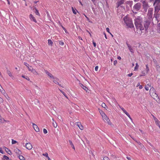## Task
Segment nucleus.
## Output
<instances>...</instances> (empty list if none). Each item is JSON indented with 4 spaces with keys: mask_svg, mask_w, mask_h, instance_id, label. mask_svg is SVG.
<instances>
[{
    "mask_svg": "<svg viewBox=\"0 0 160 160\" xmlns=\"http://www.w3.org/2000/svg\"><path fill=\"white\" fill-rule=\"evenodd\" d=\"M127 45L130 52L132 53H133L134 52V50L130 45L127 43Z\"/></svg>",
    "mask_w": 160,
    "mask_h": 160,
    "instance_id": "18",
    "label": "nucleus"
},
{
    "mask_svg": "<svg viewBox=\"0 0 160 160\" xmlns=\"http://www.w3.org/2000/svg\"><path fill=\"white\" fill-rule=\"evenodd\" d=\"M155 122L156 125L158 126L160 129V122L158 120V119L155 121Z\"/></svg>",
    "mask_w": 160,
    "mask_h": 160,
    "instance_id": "22",
    "label": "nucleus"
},
{
    "mask_svg": "<svg viewBox=\"0 0 160 160\" xmlns=\"http://www.w3.org/2000/svg\"><path fill=\"white\" fill-rule=\"evenodd\" d=\"M142 7L145 11L146 12L148 8L149 7L148 4V2L145 1H144L142 2Z\"/></svg>",
    "mask_w": 160,
    "mask_h": 160,
    "instance_id": "6",
    "label": "nucleus"
},
{
    "mask_svg": "<svg viewBox=\"0 0 160 160\" xmlns=\"http://www.w3.org/2000/svg\"><path fill=\"white\" fill-rule=\"evenodd\" d=\"M132 73H130L129 74H128V77H131L132 75Z\"/></svg>",
    "mask_w": 160,
    "mask_h": 160,
    "instance_id": "58",
    "label": "nucleus"
},
{
    "mask_svg": "<svg viewBox=\"0 0 160 160\" xmlns=\"http://www.w3.org/2000/svg\"><path fill=\"white\" fill-rule=\"evenodd\" d=\"M69 143L70 144L71 146V147L75 150V148L73 144L72 141L71 140H69Z\"/></svg>",
    "mask_w": 160,
    "mask_h": 160,
    "instance_id": "21",
    "label": "nucleus"
},
{
    "mask_svg": "<svg viewBox=\"0 0 160 160\" xmlns=\"http://www.w3.org/2000/svg\"><path fill=\"white\" fill-rule=\"evenodd\" d=\"M124 2V0H121L118 3V7L122 5Z\"/></svg>",
    "mask_w": 160,
    "mask_h": 160,
    "instance_id": "26",
    "label": "nucleus"
},
{
    "mask_svg": "<svg viewBox=\"0 0 160 160\" xmlns=\"http://www.w3.org/2000/svg\"><path fill=\"white\" fill-rule=\"evenodd\" d=\"M145 31L147 30L150 23V21H144L143 23Z\"/></svg>",
    "mask_w": 160,
    "mask_h": 160,
    "instance_id": "5",
    "label": "nucleus"
},
{
    "mask_svg": "<svg viewBox=\"0 0 160 160\" xmlns=\"http://www.w3.org/2000/svg\"><path fill=\"white\" fill-rule=\"evenodd\" d=\"M142 74L140 75V76H145L146 74V71H143L142 72Z\"/></svg>",
    "mask_w": 160,
    "mask_h": 160,
    "instance_id": "30",
    "label": "nucleus"
},
{
    "mask_svg": "<svg viewBox=\"0 0 160 160\" xmlns=\"http://www.w3.org/2000/svg\"><path fill=\"white\" fill-rule=\"evenodd\" d=\"M61 92H62V93L67 98H68V97H67V96H66L65 94V93H64L63 92L61 91V90L60 91Z\"/></svg>",
    "mask_w": 160,
    "mask_h": 160,
    "instance_id": "57",
    "label": "nucleus"
},
{
    "mask_svg": "<svg viewBox=\"0 0 160 160\" xmlns=\"http://www.w3.org/2000/svg\"><path fill=\"white\" fill-rule=\"evenodd\" d=\"M0 152L2 154H3L4 152L1 148H0Z\"/></svg>",
    "mask_w": 160,
    "mask_h": 160,
    "instance_id": "52",
    "label": "nucleus"
},
{
    "mask_svg": "<svg viewBox=\"0 0 160 160\" xmlns=\"http://www.w3.org/2000/svg\"><path fill=\"white\" fill-rule=\"evenodd\" d=\"M24 64L25 66H26L27 67V68L29 67V65L28 64L27 62H24Z\"/></svg>",
    "mask_w": 160,
    "mask_h": 160,
    "instance_id": "53",
    "label": "nucleus"
},
{
    "mask_svg": "<svg viewBox=\"0 0 160 160\" xmlns=\"http://www.w3.org/2000/svg\"><path fill=\"white\" fill-rule=\"evenodd\" d=\"M77 125L79 127V129L81 130H83L84 129L82 125L81 124V123L78 122H77Z\"/></svg>",
    "mask_w": 160,
    "mask_h": 160,
    "instance_id": "16",
    "label": "nucleus"
},
{
    "mask_svg": "<svg viewBox=\"0 0 160 160\" xmlns=\"http://www.w3.org/2000/svg\"><path fill=\"white\" fill-rule=\"evenodd\" d=\"M93 45H94V46L95 47H96V43L94 42L93 41L92 42Z\"/></svg>",
    "mask_w": 160,
    "mask_h": 160,
    "instance_id": "59",
    "label": "nucleus"
},
{
    "mask_svg": "<svg viewBox=\"0 0 160 160\" xmlns=\"http://www.w3.org/2000/svg\"><path fill=\"white\" fill-rule=\"evenodd\" d=\"M160 10V5L156 6L154 8V11L155 13H158Z\"/></svg>",
    "mask_w": 160,
    "mask_h": 160,
    "instance_id": "14",
    "label": "nucleus"
},
{
    "mask_svg": "<svg viewBox=\"0 0 160 160\" xmlns=\"http://www.w3.org/2000/svg\"><path fill=\"white\" fill-rule=\"evenodd\" d=\"M78 39L79 40H82V37H80V36L78 37Z\"/></svg>",
    "mask_w": 160,
    "mask_h": 160,
    "instance_id": "63",
    "label": "nucleus"
},
{
    "mask_svg": "<svg viewBox=\"0 0 160 160\" xmlns=\"http://www.w3.org/2000/svg\"><path fill=\"white\" fill-rule=\"evenodd\" d=\"M61 26L62 28L64 30L65 33H68V32L67 30H66V29L62 25H61Z\"/></svg>",
    "mask_w": 160,
    "mask_h": 160,
    "instance_id": "39",
    "label": "nucleus"
},
{
    "mask_svg": "<svg viewBox=\"0 0 160 160\" xmlns=\"http://www.w3.org/2000/svg\"><path fill=\"white\" fill-rule=\"evenodd\" d=\"M48 43L49 45H50L51 46L53 44V42L51 39H48Z\"/></svg>",
    "mask_w": 160,
    "mask_h": 160,
    "instance_id": "27",
    "label": "nucleus"
},
{
    "mask_svg": "<svg viewBox=\"0 0 160 160\" xmlns=\"http://www.w3.org/2000/svg\"><path fill=\"white\" fill-rule=\"evenodd\" d=\"M31 72H32L33 74L35 75H38V73L34 69H32V71Z\"/></svg>",
    "mask_w": 160,
    "mask_h": 160,
    "instance_id": "25",
    "label": "nucleus"
},
{
    "mask_svg": "<svg viewBox=\"0 0 160 160\" xmlns=\"http://www.w3.org/2000/svg\"><path fill=\"white\" fill-rule=\"evenodd\" d=\"M35 13L37 15H39L40 14L39 13V12H38V10L36 8H35Z\"/></svg>",
    "mask_w": 160,
    "mask_h": 160,
    "instance_id": "36",
    "label": "nucleus"
},
{
    "mask_svg": "<svg viewBox=\"0 0 160 160\" xmlns=\"http://www.w3.org/2000/svg\"><path fill=\"white\" fill-rule=\"evenodd\" d=\"M139 67V65L138 64V63H136V66H135L134 68V70L135 71H137V69H138Z\"/></svg>",
    "mask_w": 160,
    "mask_h": 160,
    "instance_id": "31",
    "label": "nucleus"
},
{
    "mask_svg": "<svg viewBox=\"0 0 160 160\" xmlns=\"http://www.w3.org/2000/svg\"><path fill=\"white\" fill-rule=\"evenodd\" d=\"M146 70L145 71H146V73H148L149 71V67H148V64L146 65Z\"/></svg>",
    "mask_w": 160,
    "mask_h": 160,
    "instance_id": "29",
    "label": "nucleus"
},
{
    "mask_svg": "<svg viewBox=\"0 0 160 160\" xmlns=\"http://www.w3.org/2000/svg\"><path fill=\"white\" fill-rule=\"evenodd\" d=\"M124 23L128 28H132L134 25L132 21H124Z\"/></svg>",
    "mask_w": 160,
    "mask_h": 160,
    "instance_id": "3",
    "label": "nucleus"
},
{
    "mask_svg": "<svg viewBox=\"0 0 160 160\" xmlns=\"http://www.w3.org/2000/svg\"><path fill=\"white\" fill-rule=\"evenodd\" d=\"M143 87L141 85H139V88L140 89H141Z\"/></svg>",
    "mask_w": 160,
    "mask_h": 160,
    "instance_id": "61",
    "label": "nucleus"
},
{
    "mask_svg": "<svg viewBox=\"0 0 160 160\" xmlns=\"http://www.w3.org/2000/svg\"><path fill=\"white\" fill-rule=\"evenodd\" d=\"M42 155L46 157H47V158H48V157H49L48 156V154L47 153H43L42 154Z\"/></svg>",
    "mask_w": 160,
    "mask_h": 160,
    "instance_id": "44",
    "label": "nucleus"
},
{
    "mask_svg": "<svg viewBox=\"0 0 160 160\" xmlns=\"http://www.w3.org/2000/svg\"><path fill=\"white\" fill-rule=\"evenodd\" d=\"M18 158L20 160H25V158L22 155H19Z\"/></svg>",
    "mask_w": 160,
    "mask_h": 160,
    "instance_id": "28",
    "label": "nucleus"
},
{
    "mask_svg": "<svg viewBox=\"0 0 160 160\" xmlns=\"http://www.w3.org/2000/svg\"><path fill=\"white\" fill-rule=\"evenodd\" d=\"M45 72L48 77L50 78L51 79H52L54 77L51 73L49 72L47 70H45Z\"/></svg>",
    "mask_w": 160,
    "mask_h": 160,
    "instance_id": "10",
    "label": "nucleus"
},
{
    "mask_svg": "<svg viewBox=\"0 0 160 160\" xmlns=\"http://www.w3.org/2000/svg\"><path fill=\"white\" fill-rule=\"evenodd\" d=\"M17 142V141L14 140L13 139H12V144H14L16 143Z\"/></svg>",
    "mask_w": 160,
    "mask_h": 160,
    "instance_id": "45",
    "label": "nucleus"
},
{
    "mask_svg": "<svg viewBox=\"0 0 160 160\" xmlns=\"http://www.w3.org/2000/svg\"><path fill=\"white\" fill-rule=\"evenodd\" d=\"M158 30L160 32V23L158 24Z\"/></svg>",
    "mask_w": 160,
    "mask_h": 160,
    "instance_id": "40",
    "label": "nucleus"
},
{
    "mask_svg": "<svg viewBox=\"0 0 160 160\" xmlns=\"http://www.w3.org/2000/svg\"><path fill=\"white\" fill-rule=\"evenodd\" d=\"M102 118L104 121L107 122L108 124L111 125V122H110L109 119L106 114Z\"/></svg>",
    "mask_w": 160,
    "mask_h": 160,
    "instance_id": "8",
    "label": "nucleus"
},
{
    "mask_svg": "<svg viewBox=\"0 0 160 160\" xmlns=\"http://www.w3.org/2000/svg\"><path fill=\"white\" fill-rule=\"evenodd\" d=\"M153 5L155 6L160 5V0H155Z\"/></svg>",
    "mask_w": 160,
    "mask_h": 160,
    "instance_id": "15",
    "label": "nucleus"
},
{
    "mask_svg": "<svg viewBox=\"0 0 160 160\" xmlns=\"http://www.w3.org/2000/svg\"><path fill=\"white\" fill-rule=\"evenodd\" d=\"M117 63V60H115L113 62V64L114 65H116Z\"/></svg>",
    "mask_w": 160,
    "mask_h": 160,
    "instance_id": "56",
    "label": "nucleus"
},
{
    "mask_svg": "<svg viewBox=\"0 0 160 160\" xmlns=\"http://www.w3.org/2000/svg\"><path fill=\"white\" fill-rule=\"evenodd\" d=\"M129 19L128 15H127L123 18V20H129Z\"/></svg>",
    "mask_w": 160,
    "mask_h": 160,
    "instance_id": "37",
    "label": "nucleus"
},
{
    "mask_svg": "<svg viewBox=\"0 0 160 160\" xmlns=\"http://www.w3.org/2000/svg\"><path fill=\"white\" fill-rule=\"evenodd\" d=\"M59 44L62 46H63L64 44V42L62 41H59Z\"/></svg>",
    "mask_w": 160,
    "mask_h": 160,
    "instance_id": "46",
    "label": "nucleus"
},
{
    "mask_svg": "<svg viewBox=\"0 0 160 160\" xmlns=\"http://www.w3.org/2000/svg\"><path fill=\"white\" fill-rule=\"evenodd\" d=\"M32 126L34 130L36 132H39V129L37 125L35 124L34 123H32Z\"/></svg>",
    "mask_w": 160,
    "mask_h": 160,
    "instance_id": "11",
    "label": "nucleus"
},
{
    "mask_svg": "<svg viewBox=\"0 0 160 160\" xmlns=\"http://www.w3.org/2000/svg\"><path fill=\"white\" fill-rule=\"evenodd\" d=\"M72 11L73 13L74 14H76V10H74L73 8L72 7Z\"/></svg>",
    "mask_w": 160,
    "mask_h": 160,
    "instance_id": "47",
    "label": "nucleus"
},
{
    "mask_svg": "<svg viewBox=\"0 0 160 160\" xmlns=\"http://www.w3.org/2000/svg\"><path fill=\"white\" fill-rule=\"evenodd\" d=\"M8 121L5 120L3 118H2L0 115V123H3L5 122H8Z\"/></svg>",
    "mask_w": 160,
    "mask_h": 160,
    "instance_id": "13",
    "label": "nucleus"
},
{
    "mask_svg": "<svg viewBox=\"0 0 160 160\" xmlns=\"http://www.w3.org/2000/svg\"><path fill=\"white\" fill-rule=\"evenodd\" d=\"M52 80L55 83L59 85V83L58 82L59 79L57 78L56 77H54Z\"/></svg>",
    "mask_w": 160,
    "mask_h": 160,
    "instance_id": "12",
    "label": "nucleus"
},
{
    "mask_svg": "<svg viewBox=\"0 0 160 160\" xmlns=\"http://www.w3.org/2000/svg\"><path fill=\"white\" fill-rule=\"evenodd\" d=\"M3 101L2 99L1 98H0V102H2Z\"/></svg>",
    "mask_w": 160,
    "mask_h": 160,
    "instance_id": "62",
    "label": "nucleus"
},
{
    "mask_svg": "<svg viewBox=\"0 0 160 160\" xmlns=\"http://www.w3.org/2000/svg\"><path fill=\"white\" fill-rule=\"evenodd\" d=\"M3 160H9V158L8 156L5 155H4L3 156Z\"/></svg>",
    "mask_w": 160,
    "mask_h": 160,
    "instance_id": "35",
    "label": "nucleus"
},
{
    "mask_svg": "<svg viewBox=\"0 0 160 160\" xmlns=\"http://www.w3.org/2000/svg\"><path fill=\"white\" fill-rule=\"evenodd\" d=\"M98 66H96L95 67V70L96 71H97L98 70Z\"/></svg>",
    "mask_w": 160,
    "mask_h": 160,
    "instance_id": "55",
    "label": "nucleus"
},
{
    "mask_svg": "<svg viewBox=\"0 0 160 160\" xmlns=\"http://www.w3.org/2000/svg\"><path fill=\"white\" fill-rule=\"evenodd\" d=\"M145 89L146 90L148 91V90H149V87L147 86H145Z\"/></svg>",
    "mask_w": 160,
    "mask_h": 160,
    "instance_id": "54",
    "label": "nucleus"
},
{
    "mask_svg": "<svg viewBox=\"0 0 160 160\" xmlns=\"http://www.w3.org/2000/svg\"><path fill=\"white\" fill-rule=\"evenodd\" d=\"M29 17L30 19H32V20H35V18L32 15L30 14V15Z\"/></svg>",
    "mask_w": 160,
    "mask_h": 160,
    "instance_id": "38",
    "label": "nucleus"
},
{
    "mask_svg": "<svg viewBox=\"0 0 160 160\" xmlns=\"http://www.w3.org/2000/svg\"><path fill=\"white\" fill-rule=\"evenodd\" d=\"M23 146H25L26 148L28 150L32 149L33 147L32 144L30 142H27L25 143V145Z\"/></svg>",
    "mask_w": 160,
    "mask_h": 160,
    "instance_id": "7",
    "label": "nucleus"
},
{
    "mask_svg": "<svg viewBox=\"0 0 160 160\" xmlns=\"http://www.w3.org/2000/svg\"><path fill=\"white\" fill-rule=\"evenodd\" d=\"M142 21H135V22L137 29L136 32L139 35H141L144 31Z\"/></svg>",
    "mask_w": 160,
    "mask_h": 160,
    "instance_id": "1",
    "label": "nucleus"
},
{
    "mask_svg": "<svg viewBox=\"0 0 160 160\" xmlns=\"http://www.w3.org/2000/svg\"><path fill=\"white\" fill-rule=\"evenodd\" d=\"M141 4L139 3H137L135 4L134 7L133 8L134 9L137 11H138L141 8Z\"/></svg>",
    "mask_w": 160,
    "mask_h": 160,
    "instance_id": "9",
    "label": "nucleus"
},
{
    "mask_svg": "<svg viewBox=\"0 0 160 160\" xmlns=\"http://www.w3.org/2000/svg\"><path fill=\"white\" fill-rule=\"evenodd\" d=\"M52 120L53 121V122L52 123L53 126L54 128H56L57 126V124L56 122L54 121L53 118H52Z\"/></svg>",
    "mask_w": 160,
    "mask_h": 160,
    "instance_id": "23",
    "label": "nucleus"
},
{
    "mask_svg": "<svg viewBox=\"0 0 160 160\" xmlns=\"http://www.w3.org/2000/svg\"><path fill=\"white\" fill-rule=\"evenodd\" d=\"M153 11V9L152 8H149L147 16L148 17V18L149 19H150L152 18Z\"/></svg>",
    "mask_w": 160,
    "mask_h": 160,
    "instance_id": "4",
    "label": "nucleus"
},
{
    "mask_svg": "<svg viewBox=\"0 0 160 160\" xmlns=\"http://www.w3.org/2000/svg\"><path fill=\"white\" fill-rule=\"evenodd\" d=\"M7 72L9 76L11 77L12 76V74L10 71L7 70Z\"/></svg>",
    "mask_w": 160,
    "mask_h": 160,
    "instance_id": "33",
    "label": "nucleus"
},
{
    "mask_svg": "<svg viewBox=\"0 0 160 160\" xmlns=\"http://www.w3.org/2000/svg\"><path fill=\"white\" fill-rule=\"evenodd\" d=\"M79 85L84 90L87 91L88 90V88L85 86H84L83 84L80 83Z\"/></svg>",
    "mask_w": 160,
    "mask_h": 160,
    "instance_id": "19",
    "label": "nucleus"
},
{
    "mask_svg": "<svg viewBox=\"0 0 160 160\" xmlns=\"http://www.w3.org/2000/svg\"><path fill=\"white\" fill-rule=\"evenodd\" d=\"M14 152L17 155H19L22 153L21 151L17 148L15 149Z\"/></svg>",
    "mask_w": 160,
    "mask_h": 160,
    "instance_id": "17",
    "label": "nucleus"
},
{
    "mask_svg": "<svg viewBox=\"0 0 160 160\" xmlns=\"http://www.w3.org/2000/svg\"><path fill=\"white\" fill-rule=\"evenodd\" d=\"M127 158L128 160H131V158H130V157H127Z\"/></svg>",
    "mask_w": 160,
    "mask_h": 160,
    "instance_id": "64",
    "label": "nucleus"
},
{
    "mask_svg": "<svg viewBox=\"0 0 160 160\" xmlns=\"http://www.w3.org/2000/svg\"><path fill=\"white\" fill-rule=\"evenodd\" d=\"M123 112L125 113L131 120H132V118L130 117V115L125 110Z\"/></svg>",
    "mask_w": 160,
    "mask_h": 160,
    "instance_id": "24",
    "label": "nucleus"
},
{
    "mask_svg": "<svg viewBox=\"0 0 160 160\" xmlns=\"http://www.w3.org/2000/svg\"><path fill=\"white\" fill-rule=\"evenodd\" d=\"M22 77L23 78L26 79V80H28V81H29L30 80L29 78L28 77V76H27L23 75H22Z\"/></svg>",
    "mask_w": 160,
    "mask_h": 160,
    "instance_id": "32",
    "label": "nucleus"
},
{
    "mask_svg": "<svg viewBox=\"0 0 160 160\" xmlns=\"http://www.w3.org/2000/svg\"><path fill=\"white\" fill-rule=\"evenodd\" d=\"M0 91L2 93H5V91L3 90H2L1 89L0 90Z\"/></svg>",
    "mask_w": 160,
    "mask_h": 160,
    "instance_id": "60",
    "label": "nucleus"
},
{
    "mask_svg": "<svg viewBox=\"0 0 160 160\" xmlns=\"http://www.w3.org/2000/svg\"><path fill=\"white\" fill-rule=\"evenodd\" d=\"M6 151L9 154L11 155L12 154L11 151L8 148L4 147Z\"/></svg>",
    "mask_w": 160,
    "mask_h": 160,
    "instance_id": "20",
    "label": "nucleus"
},
{
    "mask_svg": "<svg viewBox=\"0 0 160 160\" xmlns=\"http://www.w3.org/2000/svg\"><path fill=\"white\" fill-rule=\"evenodd\" d=\"M102 107L104 108H106V107H107L106 105L105 104V103H103L102 104Z\"/></svg>",
    "mask_w": 160,
    "mask_h": 160,
    "instance_id": "42",
    "label": "nucleus"
},
{
    "mask_svg": "<svg viewBox=\"0 0 160 160\" xmlns=\"http://www.w3.org/2000/svg\"><path fill=\"white\" fill-rule=\"evenodd\" d=\"M119 107L120 108V109L123 112H124V111L125 110V109L124 108H123L122 107H121L120 106H119Z\"/></svg>",
    "mask_w": 160,
    "mask_h": 160,
    "instance_id": "51",
    "label": "nucleus"
},
{
    "mask_svg": "<svg viewBox=\"0 0 160 160\" xmlns=\"http://www.w3.org/2000/svg\"><path fill=\"white\" fill-rule=\"evenodd\" d=\"M149 93L151 96L153 98L154 97L156 98L158 97V95L156 93L155 89L152 87L150 89Z\"/></svg>",
    "mask_w": 160,
    "mask_h": 160,
    "instance_id": "2",
    "label": "nucleus"
},
{
    "mask_svg": "<svg viewBox=\"0 0 160 160\" xmlns=\"http://www.w3.org/2000/svg\"><path fill=\"white\" fill-rule=\"evenodd\" d=\"M152 117L153 119H154V121H155L156 120L158 119L156 117H155L152 114Z\"/></svg>",
    "mask_w": 160,
    "mask_h": 160,
    "instance_id": "49",
    "label": "nucleus"
},
{
    "mask_svg": "<svg viewBox=\"0 0 160 160\" xmlns=\"http://www.w3.org/2000/svg\"><path fill=\"white\" fill-rule=\"evenodd\" d=\"M27 68H28V70L30 72H31L32 71V69H33L32 68V67L31 66H29V67H28Z\"/></svg>",
    "mask_w": 160,
    "mask_h": 160,
    "instance_id": "41",
    "label": "nucleus"
},
{
    "mask_svg": "<svg viewBox=\"0 0 160 160\" xmlns=\"http://www.w3.org/2000/svg\"><path fill=\"white\" fill-rule=\"evenodd\" d=\"M99 112L100 113L101 115L102 116V117H103L105 115V114L102 110L100 111H99Z\"/></svg>",
    "mask_w": 160,
    "mask_h": 160,
    "instance_id": "34",
    "label": "nucleus"
},
{
    "mask_svg": "<svg viewBox=\"0 0 160 160\" xmlns=\"http://www.w3.org/2000/svg\"><path fill=\"white\" fill-rule=\"evenodd\" d=\"M43 132L44 134H46L48 133L47 130L45 128H43Z\"/></svg>",
    "mask_w": 160,
    "mask_h": 160,
    "instance_id": "43",
    "label": "nucleus"
},
{
    "mask_svg": "<svg viewBox=\"0 0 160 160\" xmlns=\"http://www.w3.org/2000/svg\"><path fill=\"white\" fill-rule=\"evenodd\" d=\"M103 160H109V159L108 157H105L103 158Z\"/></svg>",
    "mask_w": 160,
    "mask_h": 160,
    "instance_id": "48",
    "label": "nucleus"
},
{
    "mask_svg": "<svg viewBox=\"0 0 160 160\" xmlns=\"http://www.w3.org/2000/svg\"><path fill=\"white\" fill-rule=\"evenodd\" d=\"M107 31L110 34H111V33L110 32L109 29L108 28H107L106 29Z\"/></svg>",
    "mask_w": 160,
    "mask_h": 160,
    "instance_id": "50",
    "label": "nucleus"
}]
</instances>
